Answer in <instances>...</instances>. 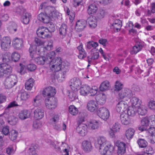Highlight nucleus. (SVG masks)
<instances>
[{
	"instance_id": "4be33fe9",
	"label": "nucleus",
	"mask_w": 155,
	"mask_h": 155,
	"mask_svg": "<svg viewBox=\"0 0 155 155\" xmlns=\"http://www.w3.org/2000/svg\"><path fill=\"white\" fill-rule=\"evenodd\" d=\"M87 24L86 21L81 20L78 21L76 24L75 28L78 31H82L86 27Z\"/></svg>"
},
{
	"instance_id": "20e7f679",
	"label": "nucleus",
	"mask_w": 155,
	"mask_h": 155,
	"mask_svg": "<svg viewBox=\"0 0 155 155\" xmlns=\"http://www.w3.org/2000/svg\"><path fill=\"white\" fill-rule=\"evenodd\" d=\"M12 68L8 63H0V77L4 75H10Z\"/></svg>"
},
{
	"instance_id": "79ce46f5",
	"label": "nucleus",
	"mask_w": 155,
	"mask_h": 155,
	"mask_svg": "<svg viewBox=\"0 0 155 155\" xmlns=\"http://www.w3.org/2000/svg\"><path fill=\"white\" fill-rule=\"evenodd\" d=\"M17 25L15 23L12 22L7 28V29L9 32L14 33L17 31Z\"/></svg>"
},
{
	"instance_id": "09e8293b",
	"label": "nucleus",
	"mask_w": 155,
	"mask_h": 155,
	"mask_svg": "<svg viewBox=\"0 0 155 155\" xmlns=\"http://www.w3.org/2000/svg\"><path fill=\"white\" fill-rule=\"evenodd\" d=\"M99 98L98 99L97 101L101 105L104 104L106 101V96L104 94H100L99 95Z\"/></svg>"
},
{
	"instance_id": "e433bc0d",
	"label": "nucleus",
	"mask_w": 155,
	"mask_h": 155,
	"mask_svg": "<svg viewBox=\"0 0 155 155\" xmlns=\"http://www.w3.org/2000/svg\"><path fill=\"white\" fill-rule=\"evenodd\" d=\"M44 45V48L45 50L50 51L53 48V41L52 40L45 42Z\"/></svg>"
},
{
	"instance_id": "5701e85b",
	"label": "nucleus",
	"mask_w": 155,
	"mask_h": 155,
	"mask_svg": "<svg viewBox=\"0 0 155 155\" xmlns=\"http://www.w3.org/2000/svg\"><path fill=\"white\" fill-rule=\"evenodd\" d=\"M87 22L90 27L91 28H94L97 25V19L96 18L93 16H90L87 19Z\"/></svg>"
},
{
	"instance_id": "4c0bfd02",
	"label": "nucleus",
	"mask_w": 155,
	"mask_h": 155,
	"mask_svg": "<svg viewBox=\"0 0 155 155\" xmlns=\"http://www.w3.org/2000/svg\"><path fill=\"white\" fill-rule=\"evenodd\" d=\"M34 80L30 78L25 83V88L27 90H31L34 84Z\"/></svg>"
},
{
	"instance_id": "f257e3e1",
	"label": "nucleus",
	"mask_w": 155,
	"mask_h": 155,
	"mask_svg": "<svg viewBox=\"0 0 155 155\" xmlns=\"http://www.w3.org/2000/svg\"><path fill=\"white\" fill-rule=\"evenodd\" d=\"M53 57L50 61L48 62L51 70L54 72L61 70L62 71L61 78H64L66 73L68 71L69 69V62L66 61L62 62L60 57L52 59Z\"/></svg>"
},
{
	"instance_id": "13d9d810",
	"label": "nucleus",
	"mask_w": 155,
	"mask_h": 155,
	"mask_svg": "<svg viewBox=\"0 0 155 155\" xmlns=\"http://www.w3.org/2000/svg\"><path fill=\"white\" fill-rule=\"evenodd\" d=\"M37 47L36 45L31 46L29 49L30 55L32 58L33 57V54L36 53Z\"/></svg>"
},
{
	"instance_id": "bb28decb",
	"label": "nucleus",
	"mask_w": 155,
	"mask_h": 155,
	"mask_svg": "<svg viewBox=\"0 0 155 155\" xmlns=\"http://www.w3.org/2000/svg\"><path fill=\"white\" fill-rule=\"evenodd\" d=\"M130 102L131 106L136 108L139 107L141 103V100L135 97H133L130 100Z\"/></svg>"
},
{
	"instance_id": "774afa93",
	"label": "nucleus",
	"mask_w": 155,
	"mask_h": 155,
	"mask_svg": "<svg viewBox=\"0 0 155 155\" xmlns=\"http://www.w3.org/2000/svg\"><path fill=\"white\" fill-rule=\"evenodd\" d=\"M148 106L150 108L155 110V101L152 100L150 101Z\"/></svg>"
},
{
	"instance_id": "0eeeda50",
	"label": "nucleus",
	"mask_w": 155,
	"mask_h": 155,
	"mask_svg": "<svg viewBox=\"0 0 155 155\" xmlns=\"http://www.w3.org/2000/svg\"><path fill=\"white\" fill-rule=\"evenodd\" d=\"M36 34L38 37L43 38H50L52 36L51 34L48 32L47 28L43 26L38 28L37 30Z\"/></svg>"
},
{
	"instance_id": "cd10ccee",
	"label": "nucleus",
	"mask_w": 155,
	"mask_h": 155,
	"mask_svg": "<svg viewBox=\"0 0 155 155\" xmlns=\"http://www.w3.org/2000/svg\"><path fill=\"white\" fill-rule=\"evenodd\" d=\"M91 87L87 85H83L80 88V93L81 95L86 96L90 93Z\"/></svg>"
},
{
	"instance_id": "423d86ee",
	"label": "nucleus",
	"mask_w": 155,
	"mask_h": 155,
	"mask_svg": "<svg viewBox=\"0 0 155 155\" xmlns=\"http://www.w3.org/2000/svg\"><path fill=\"white\" fill-rule=\"evenodd\" d=\"M45 102L46 107L50 110H53L57 106V100L55 97L46 98Z\"/></svg>"
},
{
	"instance_id": "473e14b6",
	"label": "nucleus",
	"mask_w": 155,
	"mask_h": 155,
	"mask_svg": "<svg viewBox=\"0 0 155 155\" xmlns=\"http://www.w3.org/2000/svg\"><path fill=\"white\" fill-rule=\"evenodd\" d=\"M31 18V14L28 12H25L21 16L22 22L24 24L27 25L29 23L30 20Z\"/></svg>"
},
{
	"instance_id": "052dcab7",
	"label": "nucleus",
	"mask_w": 155,
	"mask_h": 155,
	"mask_svg": "<svg viewBox=\"0 0 155 155\" xmlns=\"http://www.w3.org/2000/svg\"><path fill=\"white\" fill-rule=\"evenodd\" d=\"M50 22L48 23V27L47 28V29L48 30V32L50 34H51V33L54 32L55 31V28L54 25Z\"/></svg>"
},
{
	"instance_id": "9b49d317",
	"label": "nucleus",
	"mask_w": 155,
	"mask_h": 155,
	"mask_svg": "<svg viewBox=\"0 0 155 155\" xmlns=\"http://www.w3.org/2000/svg\"><path fill=\"white\" fill-rule=\"evenodd\" d=\"M11 43V40L9 37H3L0 43L1 49L3 51L7 50L10 46Z\"/></svg>"
},
{
	"instance_id": "dca6fc26",
	"label": "nucleus",
	"mask_w": 155,
	"mask_h": 155,
	"mask_svg": "<svg viewBox=\"0 0 155 155\" xmlns=\"http://www.w3.org/2000/svg\"><path fill=\"white\" fill-rule=\"evenodd\" d=\"M98 108V104L96 101L91 100L87 103V108L88 110L91 112L97 111Z\"/></svg>"
},
{
	"instance_id": "f8f14e48",
	"label": "nucleus",
	"mask_w": 155,
	"mask_h": 155,
	"mask_svg": "<svg viewBox=\"0 0 155 155\" xmlns=\"http://www.w3.org/2000/svg\"><path fill=\"white\" fill-rule=\"evenodd\" d=\"M115 145L118 147L117 154L118 155H123L126 152V144L123 142L117 140Z\"/></svg>"
},
{
	"instance_id": "49530a36",
	"label": "nucleus",
	"mask_w": 155,
	"mask_h": 155,
	"mask_svg": "<svg viewBox=\"0 0 155 155\" xmlns=\"http://www.w3.org/2000/svg\"><path fill=\"white\" fill-rule=\"evenodd\" d=\"M18 132L16 130H12L9 134V137L10 139L12 140H15L17 137Z\"/></svg>"
},
{
	"instance_id": "7c9ffc66",
	"label": "nucleus",
	"mask_w": 155,
	"mask_h": 155,
	"mask_svg": "<svg viewBox=\"0 0 155 155\" xmlns=\"http://www.w3.org/2000/svg\"><path fill=\"white\" fill-rule=\"evenodd\" d=\"M30 114L27 110H21L19 114V117L21 120H24L29 117Z\"/></svg>"
},
{
	"instance_id": "393cba45",
	"label": "nucleus",
	"mask_w": 155,
	"mask_h": 155,
	"mask_svg": "<svg viewBox=\"0 0 155 155\" xmlns=\"http://www.w3.org/2000/svg\"><path fill=\"white\" fill-rule=\"evenodd\" d=\"M34 113V117L37 120L41 119L44 115V110L40 108L35 110Z\"/></svg>"
},
{
	"instance_id": "c85d7f7f",
	"label": "nucleus",
	"mask_w": 155,
	"mask_h": 155,
	"mask_svg": "<svg viewBox=\"0 0 155 155\" xmlns=\"http://www.w3.org/2000/svg\"><path fill=\"white\" fill-rule=\"evenodd\" d=\"M143 46L141 43L139 42L137 43L134 46L132 50L130 51V53L131 54H136L142 49Z\"/></svg>"
},
{
	"instance_id": "bf43d9fd",
	"label": "nucleus",
	"mask_w": 155,
	"mask_h": 155,
	"mask_svg": "<svg viewBox=\"0 0 155 155\" xmlns=\"http://www.w3.org/2000/svg\"><path fill=\"white\" fill-rule=\"evenodd\" d=\"M148 131L152 136L153 139L155 140V127L153 126L150 127L148 130Z\"/></svg>"
},
{
	"instance_id": "603ef678",
	"label": "nucleus",
	"mask_w": 155,
	"mask_h": 155,
	"mask_svg": "<svg viewBox=\"0 0 155 155\" xmlns=\"http://www.w3.org/2000/svg\"><path fill=\"white\" fill-rule=\"evenodd\" d=\"M2 60L3 62L2 63H8L10 61V57L9 55L7 54H3L2 58Z\"/></svg>"
},
{
	"instance_id": "de8ad7c7",
	"label": "nucleus",
	"mask_w": 155,
	"mask_h": 155,
	"mask_svg": "<svg viewBox=\"0 0 155 155\" xmlns=\"http://www.w3.org/2000/svg\"><path fill=\"white\" fill-rule=\"evenodd\" d=\"M41 97L39 95L36 96L32 101L33 105L35 107L39 106L40 104Z\"/></svg>"
},
{
	"instance_id": "7ed1b4c3",
	"label": "nucleus",
	"mask_w": 155,
	"mask_h": 155,
	"mask_svg": "<svg viewBox=\"0 0 155 155\" xmlns=\"http://www.w3.org/2000/svg\"><path fill=\"white\" fill-rule=\"evenodd\" d=\"M55 55L54 51L50 52L47 55L46 57H38L35 59V62L39 65H43L45 62H50L52 58Z\"/></svg>"
},
{
	"instance_id": "a18cd8bd",
	"label": "nucleus",
	"mask_w": 155,
	"mask_h": 155,
	"mask_svg": "<svg viewBox=\"0 0 155 155\" xmlns=\"http://www.w3.org/2000/svg\"><path fill=\"white\" fill-rule=\"evenodd\" d=\"M21 100L26 101L30 97L29 94L26 91H24L19 94Z\"/></svg>"
},
{
	"instance_id": "39448f33",
	"label": "nucleus",
	"mask_w": 155,
	"mask_h": 155,
	"mask_svg": "<svg viewBox=\"0 0 155 155\" xmlns=\"http://www.w3.org/2000/svg\"><path fill=\"white\" fill-rule=\"evenodd\" d=\"M97 114L100 118L104 121L107 120L110 116L109 110L104 107L99 108L97 111Z\"/></svg>"
},
{
	"instance_id": "412c9836",
	"label": "nucleus",
	"mask_w": 155,
	"mask_h": 155,
	"mask_svg": "<svg viewBox=\"0 0 155 155\" xmlns=\"http://www.w3.org/2000/svg\"><path fill=\"white\" fill-rule=\"evenodd\" d=\"M100 126V122L96 120H93L88 123V128L90 130H94L98 129Z\"/></svg>"
},
{
	"instance_id": "6e6d98bb",
	"label": "nucleus",
	"mask_w": 155,
	"mask_h": 155,
	"mask_svg": "<svg viewBox=\"0 0 155 155\" xmlns=\"http://www.w3.org/2000/svg\"><path fill=\"white\" fill-rule=\"evenodd\" d=\"M6 153L8 155H11L13 154L15 152L14 150L13 146L11 145L6 148Z\"/></svg>"
},
{
	"instance_id": "9d476101",
	"label": "nucleus",
	"mask_w": 155,
	"mask_h": 155,
	"mask_svg": "<svg viewBox=\"0 0 155 155\" xmlns=\"http://www.w3.org/2000/svg\"><path fill=\"white\" fill-rule=\"evenodd\" d=\"M111 144L109 141H107L106 138L103 136L98 137L97 141L95 143V146L96 148L102 147L107 145H110Z\"/></svg>"
},
{
	"instance_id": "4d7b16f0",
	"label": "nucleus",
	"mask_w": 155,
	"mask_h": 155,
	"mask_svg": "<svg viewBox=\"0 0 155 155\" xmlns=\"http://www.w3.org/2000/svg\"><path fill=\"white\" fill-rule=\"evenodd\" d=\"M20 58V55L15 52L13 53L11 56L12 60L15 62L18 61L19 60Z\"/></svg>"
},
{
	"instance_id": "6e6552de",
	"label": "nucleus",
	"mask_w": 155,
	"mask_h": 155,
	"mask_svg": "<svg viewBox=\"0 0 155 155\" xmlns=\"http://www.w3.org/2000/svg\"><path fill=\"white\" fill-rule=\"evenodd\" d=\"M101 154L102 155H111V152L114 149V146L111 144L110 145H107L102 147H97Z\"/></svg>"
},
{
	"instance_id": "f704fd0d",
	"label": "nucleus",
	"mask_w": 155,
	"mask_h": 155,
	"mask_svg": "<svg viewBox=\"0 0 155 155\" xmlns=\"http://www.w3.org/2000/svg\"><path fill=\"white\" fill-rule=\"evenodd\" d=\"M121 26V21L119 19H117L114 21L112 26L114 30L118 31L120 30Z\"/></svg>"
},
{
	"instance_id": "8fccbe9b",
	"label": "nucleus",
	"mask_w": 155,
	"mask_h": 155,
	"mask_svg": "<svg viewBox=\"0 0 155 155\" xmlns=\"http://www.w3.org/2000/svg\"><path fill=\"white\" fill-rule=\"evenodd\" d=\"M137 142L140 147H145L147 146V142L146 140L143 139H139L138 140Z\"/></svg>"
},
{
	"instance_id": "69168bd1",
	"label": "nucleus",
	"mask_w": 155,
	"mask_h": 155,
	"mask_svg": "<svg viewBox=\"0 0 155 155\" xmlns=\"http://www.w3.org/2000/svg\"><path fill=\"white\" fill-rule=\"evenodd\" d=\"M36 65L33 63L28 64L27 65V69L30 71H33L36 69Z\"/></svg>"
},
{
	"instance_id": "f03ea898",
	"label": "nucleus",
	"mask_w": 155,
	"mask_h": 155,
	"mask_svg": "<svg viewBox=\"0 0 155 155\" xmlns=\"http://www.w3.org/2000/svg\"><path fill=\"white\" fill-rule=\"evenodd\" d=\"M18 82L17 78L15 74H10L6 77L4 81L5 87L10 89L15 85Z\"/></svg>"
},
{
	"instance_id": "2f4dec72",
	"label": "nucleus",
	"mask_w": 155,
	"mask_h": 155,
	"mask_svg": "<svg viewBox=\"0 0 155 155\" xmlns=\"http://www.w3.org/2000/svg\"><path fill=\"white\" fill-rule=\"evenodd\" d=\"M97 9V6L95 4H92L88 6L87 12L89 15L94 14L96 12Z\"/></svg>"
},
{
	"instance_id": "0e129e2a",
	"label": "nucleus",
	"mask_w": 155,
	"mask_h": 155,
	"mask_svg": "<svg viewBox=\"0 0 155 155\" xmlns=\"http://www.w3.org/2000/svg\"><path fill=\"white\" fill-rule=\"evenodd\" d=\"M120 127V125L118 123H115L113 124L112 128L110 129L116 132L119 131Z\"/></svg>"
},
{
	"instance_id": "c9c22d12",
	"label": "nucleus",
	"mask_w": 155,
	"mask_h": 155,
	"mask_svg": "<svg viewBox=\"0 0 155 155\" xmlns=\"http://www.w3.org/2000/svg\"><path fill=\"white\" fill-rule=\"evenodd\" d=\"M135 132V130L134 129L131 128L126 130L125 134L128 140L132 139L134 134Z\"/></svg>"
},
{
	"instance_id": "864d4df0",
	"label": "nucleus",
	"mask_w": 155,
	"mask_h": 155,
	"mask_svg": "<svg viewBox=\"0 0 155 155\" xmlns=\"http://www.w3.org/2000/svg\"><path fill=\"white\" fill-rule=\"evenodd\" d=\"M60 116L58 114L55 115L50 120L51 124H53L58 123L59 121Z\"/></svg>"
},
{
	"instance_id": "ddd939ff",
	"label": "nucleus",
	"mask_w": 155,
	"mask_h": 155,
	"mask_svg": "<svg viewBox=\"0 0 155 155\" xmlns=\"http://www.w3.org/2000/svg\"><path fill=\"white\" fill-rule=\"evenodd\" d=\"M81 85V81L79 79L76 78L71 80L70 86L71 89L74 91H76L79 88Z\"/></svg>"
},
{
	"instance_id": "c03bdc74",
	"label": "nucleus",
	"mask_w": 155,
	"mask_h": 155,
	"mask_svg": "<svg viewBox=\"0 0 155 155\" xmlns=\"http://www.w3.org/2000/svg\"><path fill=\"white\" fill-rule=\"evenodd\" d=\"M98 46V43L94 41H89L88 42L86 45L87 48L88 49L92 48H95Z\"/></svg>"
},
{
	"instance_id": "aec40b11",
	"label": "nucleus",
	"mask_w": 155,
	"mask_h": 155,
	"mask_svg": "<svg viewBox=\"0 0 155 155\" xmlns=\"http://www.w3.org/2000/svg\"><path fill=\"white\" fill-rule=\"evenodd\" d=\"M150 123L148 118L147 117H144L143 118L141 121V125L138 127V130L143 131L147 129V127L149 126Z\"/></svg>"
},
{
	"instance_id": "2eb2a0df",
	"label": "nucleus",
	"mask_w": 155,
	"mask_h": 155,
	"mask_svg": "<svg viewBox=\"0 0 155 155\" xmlns=\"http://www.w3.org/2000/svg\"><path fill=\"white\" fill-rule=\"evenodd\" d=\"M128 107L126 102L122 101L118 102L116 106V110L119 113L125 111Z\"/></svg>"
},
{
	"instance_id": "ea45409f",
	"label": "nucleus",
	"mask_w": 155,
	"mask_h": 155,
	"mask_svg": "<svg viewBox=\"0 0 155 155\" xmlns=\"http://www.w3.org/2000/svg\"><path fill=\"white\" fill-rule=\"evenodd\" d=\"M137 110L139 115L143 116L145 115L147 113V107L145 105H142L138 107H137Z\"/></svg>"
},
{
	"instance_id": "6ab92c4d",
	"label": "nucleus",
	"mask_w": 155,
	"mask_h": 155,
	"mask_svg": "<svg viewBox=\"0 0 155 155\" xmlns=\"http://www.w3.org/2000/svg\"><path fill=\"white\" fill-rule=\"evenodd\" d=\"M87 128L86 125L81 124L77 127L76 130L81 136H84L87 133Z\"/></svg>"
},
{
	"instance_id": "58836bf2",
	"label": "nucleus",
	"mask_w": 155,
	"mask_h": 155,
	"mask_svg": "<svg viewBox=\"0 0 155 155\" xmlns=\"http://www.w3.org/2000/svg\"><path fill=\"white\" fill-rule=\"evenodd\" d=\"M109 86V82L107 81H105L101 84L99 88L100 90L103 91L108 90Z\"/></svg>"
},
{
	"instance_id": "72a5a7b5",
	"label": "nucleus",
	"mask_w": 155,
	"mask_h": 155,
	"mask_svg": "<svg viewBox=\"0 0 155 155\" xmlns=\"http://www.w3.org/2000/svg\"><path fill=\"white\" fill-rule=\"evenodd\" d=\"M120 118L122 123L124 125H127L130 123V120L128 115L123 113L121 114Z\"/></svg>"
},
{
	"instance_id": "1a4fd4ad",
	"label": "nucleus",
	"mask_w": 155,
	"mask_h": 155,
	"mask_svg": "<svg viewBox=\"0 0 155 155\" xmlns=\"http://www.w3.org/2000/svg\"><path fill=\"white\" fill-rule=\"evenodd\" d=\"M56 93L55 88L51 86H49L45 88L42 94L46 98H50V97H55L54 96Z\"/></svg>"
},
{
	"instance_id": "338daca9",
	"label": "nucleus",
	"mask_w": 155,
	"mask_h": 155,
	"mask_svg": "<svg viewBox=\"0 0 155 155\" xmlns=\"http://www.w3.org/2000/svg\"><path fill=\"white\" fill-rule=\"evenodd\" d=\"M107 13L104 10L101 9L100 10L98 14V16L100 18H103L106 15Z\"/></svg>"
},
{
	"instance_id": "680f3d73",
	"label": "nucleus",
	"mask_w": 155,
	"mask_h": 155,
	"mask_svg": "<svg viewBox=\"0 0 155 155\" xmlns=\"http://www.w3.org/2000/svg\"><path fill=\"white\" fill-rule=\"evenodd\" d=\"M17 13L21 16L24 15L26 12V10L22 6L18 7L17 9Z\"/></svg>"
},
{
	"instance_id": "c756f323",
	"label": "nucleus",
	"mask_w": 155,
	"mask_h": 155,
	"mask_svg": "<svg viewBox=\"0 0 155 155\" xmlns=\"http://www.w3.org/2000/svg\"><path fill=\"white\" fill-rule=\"evenodd\" d=\"M67 29V25L64 24H62L59 29L60 36L62 38H64L66 35Z\"/></svg>"
},
{
	"instance_id": "f3484780",
	"label": "nucleus",
	"mask_w": 155,
	"mask_h": 155,
	"mask_svg": "<svg viewBox=\"0 0 155 155\" xmlns=\"http://www.w3.org/2000/svg\"><path fill=\"white\" fill-rule=\"evenodd\" d=\"M81 146L83 150L86 153H89L93 149L91 142L87 140L83 141L82 143Z\"/></svg>"
},
{
	"instance_id": "a878e982",
	"label": "nucleus",
	"mask_w": 155,
	"mask_h": 155,
	"mask_svg": "<svg viewBox=\"0 0 155 155\" xmlns=\"http://www.w3.org/2000/svg\"><path fill=\"white\" fill-rule=\"evenodd\" d=\"M23 40L21 39L16 38L13 40L12 44L14 47L17 49H21L23 46Z\"/></svg>"
},
{
	"instance_id": "37998d69",
	"label": "nucleus",
	"mask_w": 155,
	"mask_h": 155,
	"mask_svg": "<svg viewBox=\"0 0 155 155\" xmlns=\"http://www.w3.org/2000/svg\"><path fill=\"white\" fill-rule=\"evenodd\" d=\"M69 111L72 115H76L78 113V110L74 105H70L69 107Z\"/></svg>"
},
{
	"instance_id": "e2e57ef3",
	"label": "nucleus",
	"mask_w": 155,
	"mask_h": 155,
	"mask_svg": "<svg viewBox=\"0 0 155 155\" xmlns=\"http://www.w3.org/2000/svg\"><path fill=\"white\" fill-rule=\"evenodd\" d=\"M123 84L119 81H117L115 83V87L116 91H119L123 87Z\"/></svg>"
},
{
	"instance_id": "4468645a",
	"label": "nucleus",
	"mask_w": 155,
	"mask_h": 155,
	"mask_svg": "<svg viewBox=\"0 0 155 155\" xmlns=\"http://www.w3.org/2000/svg\"><path fill=\"white\" fill-rule=\"evenodd\" d=\"M132 95L131 91L129 89L125 88L119 92L118 94L119 98L123 99L126 97L130 98Z\"/></svg>"
},
{
	"instance_id": "a211bd4d",
	"label": "nucleus",
	"mask_w": 155,
	"mask_h": 155,
	"mask_svg": "<svg viewBox=\"0 0 155 155\" xmlns=\"http://www.w3.org/2000/svg\"><path fill=\"white\" fill-rule=\"evenodd\" d=\"M50 11H51L50 12L48 13V17L50 18V22L51 20H55L61 18V14L57 10H52L50 9Z\"/></svg>"
},
{
	"instance_id": "3c124183",
	"label": "nucleus",
	"mask_w": 155,
	"mask_h": 155,
	"mask_svg": "<svg viewBox=\"0 0 155 155\" xmlns=\"http://www.w3.org/2000/svg\"><path fill=\"white\" fill-rule=\"evenodd\" d=\"M99 57V53L97 52L93 53L91 54V57L90 58V57H87V61L88 63L90 64L92 59L95 60L97 59Z\"/></svg>"
},
{
	"instance_id": "b1692460",
	"label": "nucleus",
	"mask_w": 155,
	"mask_h": 155,
	"mask_svg": "<svg viewBox=\"0 0 155 155\" xmlns=\"http://www.w3.org/2000/svg\"><path fill=\"white\" fill-rule=\"evenodd\" d=\"M37 18L38 20L44 23L48 24L50 22V18L48 17V15H47L45 13H40L38 15Z\"/></svg>"
},
{
	"instance_id": "a19ab883",
	"label": "nucleus",
	"mask_w": 155,
	"mask_h": 155,
	"mask_svg": "<svg viewBox=\"0 0 155 155\" xmlns=\"http://www.w3.org/2000/svg\"><path fill=\"white\" fill-rule=\"evenodd\" d=\"M127 110V115L128 116H134L135 115L137 112V108L130 106L128 107Z\"/></svg>"
},
{
	"instance_id": "5fc2aeb1",
	"label": "nucleus",
	"mask_w": 155,
	"mask_h": 155,
	"mask_svg": "<svg viewBox=\"0 0 155 155\" xmlns=\"http://www.w3.org/2000/svg\"><path fill=\"white\" fill-rule=\"evenodd\" d=\"M68 96L69 97L70 100L73 101L77 98V96L76 93L73 91H71L69 92Z\"/></svg>"
}]
</instances>
